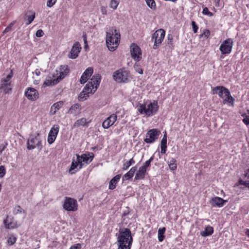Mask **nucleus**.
Returning <instances> with one entry per match:
<instances>
[{
	"label": "nucleus",
	"instance_id": "nucleus-10",
	"mask_svg": "<svg viewBox=\"0 0 249 249\" xmlns=\"http://www.w3.org/2000/svg\"><path fill=\"white\" fill-rule=\"evenodd\" d=\"M91 154L92 156L90 155L89 153L83 154L81 156H79V155L76 154V157H77V161L78 163H80L79 169L82 168L83 165V162L88 164L92 160L93 158V153Z\"/></svg>",
	"mask_w": 249,
	"mask_h": 249
},
{
	"label": "nucleus",
	"instance_id": "nucleus-15",
	"mask_svg": "<svg viewBox=\"0 0 249 249\" xmlns=\"http://www.w3.org/2000/svg\"><path fill=\"white\" fill-rule=\"evenodd\" d=\"M117 116L115 114L110 115L102 123V126L105 129H107L112 126L117 120Z\"/></svg>",
	"mask_w": 249,
	"mask_h": 249
},
{
	"label": "nucleus",
	"instance_id": "nucleus-41",
	"mask_svg": "<svg viewBox=\"0 0 249 249\" xmlns=\"http://www.w3.org/2000/svg\"><path fill=\"white\" fill-rule=\"evenodd\" d=\"M16 21L14 20L12 21L3 31L2 34H5L7 32H10L12 30V26L15 24Z\"/></svg>",
	"mask_w": 249,
	"mask_h": 249
},
{
	"label": "nucleus",
	"instance_id": "nucleus-34",
	"mask_svg": "<svg viewBox=\"0 0 249 249\" xmlns=\"http://www.w3.org/2000/svg\"><path fill=\"white\" fill-rule=\"evenodd\" d=\"M166 229L165 227H163L162 228H160L158 230V239L160 242H162L164 238V234L165 233Z\"/></svg>",
	"mask_w": 249,
	"mask_h": 249
},
{
	"label": "nucleus",
	"instance_id": "nucleus-26",
	"mask_svg": "<svg viewBox=\"0 0 249 249\" xmlns=\"http://www.w3.org/2000/svg\"><path fill=\"white\" fill-rule=\"evenodd\" d=\"M121 178L120 175H117L113 177L109 182V189L113 190L116 187V183L119 181Z\"/></svg>",
	"mask_w": 249,
	"mask_h": 249
},
{
	"label": "nucleus",
	"instance_id": "nucleus-42",
	"mask_svg": "<svg viewBox=\"0 0 249 249\" xmlns=\"http://www.w3.org/2000/svg\"><path fill=\"white\" fill-rule=\"evenodd\" d=\"M17 238L14 236H10L7 240V243L9 245H13L16 241Z\"/></svg>",
	"mask_w": 249,
	"mask_h": 249
},
{
	"label": "nucleus",
	"instance_id": "nucleus-18",
	"mask_svg": "<svg viewBox=\"0 0 249 249\" xmlns=\"http://www.w3.org/2000/svg\"><path fill=\"white\" fill-rule=\"evenodd\" d=\"M81 109L82 108L80 104H74L71 106L67 113L76 116L80 113Z\"/></svg>",
	"mask_w": 249,
	"mask_h": 249
},
{
	"label": "nucleus",
	"instance_id": "nucleus-35",
	"mask_svg": "<svg viewBox=\"0 0 249 249\" xmlns=\"http://www.w3.org/2000/svg\"><path fill=\"white\" fill-rule=\"evenodd\" d=\"M94 89L93 87V85L91 83H89V82L86 84L85 88L83 89V91H85V92L88 93H92V89Z\"/></svg>",
	"mask_w": 249,
	"mask_h": 249
},
{
	"label": "nucleus",
	"instance_id": "nucleus-23",
	"mask_svg": "<svg viewBox=\"0 0 249 249\" xmlns=\"http://www.w3.org/2000/svg\"><path fill=\"white\" fill-rule=\"evenodd\" d=\"M146 169L144 167H140L136 174L135 179H142L145 178Z\"/></svg>",
	"mask_w": 249,
	"mask_h": 249
},
{
	"label": "nucleus",
	"instance_id": "nucleus-31",
	"mask_svg": "<svg viewBox=\"0 0 249 249\" xmlns=\"http://www.w3.org/2000/svg\"><path fill=\"white\" fill-rule=\"evenodd\" d=\"M60 80L57 77H55V76H53V78L52 79H47L46 80L44 83V85L46 86H49L52 85H54L57 84Z\"/></svg>",
	"mask_w": 249,
	"mask_h": 249
},
{
	"label": "nucleus",
	"instance_id": "nucleus-59",
	"mask_svg": "<svg viewBox=\"0 0 249 249\" xmlns=\"http://www.w3.org/2000/svg\"><path fill=\"white\" fill-rule=\"evenodd\" d=\"M130 164V165L133 164L135 163V160H133V158L131 159L129 161H128Z\"/></svg>",
	"mask_w": 249,
	"mask_h": 249
},
{
	"label": "nucleus",
	"instance_id": "nucleus-9",
	"mask_svg": "<svg viewBox=\"0 0 249 249\" xmlns=\"http://www.w3.org/2000/svg\"><path fill=\"white\" fill-rule=\"evenodd\" d=\"M128 76V72L122 70L116 71L113 74L114 79L118 82H126L127 80Z\"/></svg>",
	"mask_w": 249,
	"mask_h": 249
},
{
	"label": "nucleus",
	"instance_id": "nucleus-16",
	"mask_svg": "<svg viewBox=\"0 0 249 249\" xmlns=\"http://www.w3.org/2000/svg\"><path fill=\"white\" fill-rule=\"evenodd\" d=\"M68 65H61L59 68V70H56V75L58 78L61 80L63 79L65 76L67 75V73L68 72Z\"/></svg>",
	"mask_w": 249,
	"mask_h": 249
},
{
	"label": "nucleus",
	"instance_id": "nucleus-43",
	"mask_svg": "<svg viewBox=\"0 0 249 249\" xmlns=\"http://www.w3.org/2000/svg\"><path fill=\"white\" fill-rule=\"evenodd\" d=\"M154 156H152L149 160L145 161L144 165L142 167H145V169L147 170V168L150 165L151 162L153 160Z\"/></svg>",
	"mask_w": 249,
	"mask_h": 249
},
{
	"label": "nucleus",
	"instance_id": "nucleus-54",
	"mask_svg": "<svg viewBox=\"0 0 249 249\" xmlns=\"http://www.w3.org/2000/svg\"><path fill=\"white\" fill-rule=\"evenodd\" d=\"M43 35H44L43 31L41 29L38 30L36 31V36L38 37L42 36H43Z\"/></svg>",
	"mask_w": 249,
	"mask_h": 249
},
{
	"label": "nucleus",
	"instance_id": "nucleus-13",
	"mask_svg": "<svg viewBox=\"0 0 249 249\" xmlns=\"http://www.w3.org/2000/svg\"><path fill=\"white\" fill-rule=\"evenodd\" d=\"M58 125H53L51 128L48 137V142L49 144H52L55 141L59 131Z\"/></svg>",
	"mask_w": 249,
	"mask_h": 249
},
{
	"label": "nucleus",
	"instance_id": "nucleus-39",
	"mask_svg": "<svg viewBox=\"0 0 249 249\" xmlns=\"http://www.w3.org/2000/svg\"><path fill=\"white\" fill-rule=\"evenodd\" d=\"M89 96V93L85 92V91L82 90L78 96V99L79 100L83 101L87 99V97Z\"/></svg>",
	"mask_w": 249,
	"mask_h": 249
},
{
	"label": "nucleus",
	"instance_id": "nucleus-49",
	"mask_svg": "<svg viewBox=\"0 0 249 249\" xmlns=\"http://www.w3.org/2000/svg\"><path fill=\"white\" fill-rule=\"evenodd\" d=\"M5 169L4 166H0V178H3L5 174Z\"/></svg>",
	"mask_w": 249,
	"mask_h": 249
},
{
	"label": "nucleus",
	"instance_id": "nucleus-29",
	"mask_svg": "<svg viewBox=\"0 0 249 249\" xmlns=\"http://www.w3.org/2000/svg\"><path fill=\"white\" fill-rule=\"evenodd\" d=\"M12 77V75L8 74L6 79H2L1 81L0 88H5V87H8L10 85V79Z\"/></svg>",
	"mask_w": 249,
	"mask_h": 249
},
{
	"label": "nucleus",
	"instance_id": "nucleus-28",
	"mask_svg": "<svg viewBox=\"0 0 249 249\" xmlns=\"http://www.w3.org/2000/svg\"><path fill=\"white\" fill-rule=\"evenodd\" d=\"M224 98V102H228L229 103H233L234 101V98L231 95L230 92L228 89H226L225 92V95Z\"/></svg>",
	"mask_w": 249,
	"mask_h": 249
},
{
	"label": "nucleus",
	"instance_id": "nucleus-27",
	"mask_svg": "<svg viewBox=\"0 0 249 249\" xmlns=\"http://www.w3.org/2000/svg\"><path fill=\"white\" fill-rule=\"evenodd\" d=\"M137 169V168L136 166L132 167L127 173L124 175L123 177V179L124 180H127L132 178L133 177L135 172L136 171Z\"/></svg>",
	"mask_w": 249,
	"mask_h": 249
},
{
	"label": "nucleus",
	"instance_id": "nucleus-48",
	"mask_svg": "<svg viewBox=\"0 0 249 249\" xmlns=\"http://www.w3.org/2000/svg\"><path fill=\"white\" fill-rule=\"evenodd\" d=\"M210 35V32L209 30L205 29L203 34L200 35V37H203V36L205 37H208V36Z\"/></svg>",
	"mask_w": 249,
	"mask_h": 249
},
{
	"label": "nucleus",
	"instance_id": "nucleus-61",
	"mask_svg": "<svg viewBox=\"0 0 249 249\" xmlns=\"http://www.w3.org/2000/svg\"><path fill=\"white\" fill-rule=\"evenodd\" d=\"M245 181H243V180H240L239 181V184H241V185H245Z\"/></svg>",
	"mask_w": 249,
	"mask_h": 249
},
{
	"label": "nucleus",
	"instance_id": "nucleus-2",
	"mask_svg": "<svg viewBox=\"0 0 249 249\" xmlns=\"http://www.w3.org/2000/svg\"><path fill=\"white\" fill-rule=\"evenodd\" d=\"M120 34L115 27H112L106 34V43L110 51H115L120 42Z\"/></svg>",
	"mask_w": 249,
	"mask_h": 249
},
{
	"label": "nucleus",
	"instance_id": "nucleus-57",
	"mask_svg": "<svg viewBox=\"0 0 249 249\" xmlns=\"http://www.w3.org/2000/svg\"><path fill=\"white\" fill-rule=\"evenodd\" d=\"M160 148H161V151H160L161 153L162 154L165 153L166 151L167 145H161Z\"/></svg>",
	"mask_w": 249,
	"mask_h": 249
},
{
	"label": "nucleus",
	"instance_id": "nucleus-56",
	"mask_svg": "<svg viewBox=\"0 0 249 249\" xmlns=\"http://www.w3.org/2000/svg\"><path fill=\"white\" fill-rule=\"evenodd\" d=\"M81 245L80 244H76L72 246L70 249H81Z\"/></svg>",
	"mask_w": 249,
	"mask_h": 249
},
{
	"label": "nucleus",
	"instance_id": "nucleus-45",
	"mask_svg": "<svg viewBox=\"0 0 249 249\" xmlns=\"http://www.w3.org/2000/svg\"><path fill=\"white\" fill-rule=\"evenodd\" d=\"M167 44L169 45V47H172L173 46V36L171 34H168L167 36Z\"/></svg>",
	"mask_w": 249,
	"mask_h": 249
},
{
	"label": "nucleus",
	"instance_id": "nucleus-53",
	"mask_svg": "<svg viewBox=\"0 0 249 249\" xmlns=\"http://www.w3.org/2000/svg\"><path fill=\"white\" fill-rule=\"evenodd\" d=\"M166 143H167V137H166V134L165 133L163 137L162 138V139L161 140V145H166Z\"/></svg>",
	"mask_w": 249,
	"mask_h": 249
},
{
	"label": "nucleus",
	"instance_id": "nucleus-4",
	"mask_svg": "<svg viewBox=\"0 0 249 249\" xmlns=\"http://www.w3.org/2000/svg\"><path fill=\"white\" fill-rule=\"evenodd\" d=\"M27 144V148L29 150H33L36 148L39 151L41 150L43 146L39 137V134L37 133L34 135H31L28 140Z\"/></svg>",
	"mask_w": 249,
	"mask_h": 249
},
{
	"label": "nucleus",
	"instance_id": "nucleus-36",
	"mask_svg": "<svg viewBox=\"0 0 249 249\" xmlns=\"http://www.w3.org/2000/svg\"><path fill=\"white\" fill-rule=\"evenodd\" d=\"M176 160L174 159H172L168 164L169 168L171 170H175L177 169V165L176 163Z\"/></svg>",
	"mask_w": 249,
	"mask_h": 249
},
{
	"label": "nucleus",
	"instance_id": "nucleus-46",
	"mask_svg": "<svg viewBox=\"0 0 249 249\" xmlns=\"http://www.w3.org/2000/svg\"><path fill=\"white\" fill-rule=\"evenodd\" d=\"M134 68L135 70V71L138 72L139 74H142L143 73V70L141 68L140 66L138 64H135L134 66Z\"/></svg>",
	"mask_w": 249,
	"mask_h": 249
},
{
	"label": "nucleus",
	"instance_id": "nucleus-32",
	"mask_svg": "<svg viewBox=\"0 0 249 249\" xmlns=\"http://www.w3.org/2000/svg\"><path fill=\"white\" fill-rule=\"evenodd\" d=\"M213 232V228L211 226H207L204 231L201 232V235L202 236L206 237L212 234Z\"/></svg>",
	"mask_w": 249,
	"mask_h": 249
},
{
	"label": "nucleus",
	"instance_id": "nucleus-19",
	"mask_svg": "<svg viewBox=\"0 0 249 249\" xmlns=\"http://www.w3.org/2000/svg\"><path fill=\"white\" fill-rule=\"evenodd\" d=\"M227 201V200H225L219 197H214L210 201V204L213 207L217 206L221 207H222Z\"/></svg>",
	"mask_w": 249,
	"mask_h": 249
},
{
	"label": "nucleus",
	"instance_id": "nucleus-40",
	"mask_svg": "<svg viewBox=\"0 0 249 249\" xmlns=\"http://www.w3.org/2000/svg\"><path fill=\"white\" fill-rule=\"evenodd\" d=\"M22 211L24 212V210L19 205H17L14 208L13 213L14 214H17L21 213Z\"/></svg>",
	"mask_w": 249,
	"mask_h": 249
},
{
	"label": "nucleus",
	"instance_id": "nucleus-22",
	"mask_svg": "<svg viewBox=\"0 0 249 249\" xmlns=\"http://www.w3.org/2000/svg\"><path fill=\"white\" fill-rule=\"evenodd\" d=\"M4 223L6 228L8 229H14L18 227L17 222L8 217L4 221Z\"/></svg>",
	"mask_w": 249,
	"mask_h": 249
},
{
	"label": "nucleus",
	"instance_id": "nucleus-5",
	"mask_svg": "<svg viewBox=\"0 0 249 249\" xmlns=\"http://www.w3.org/2000/svg\"><path fill=\"white\" fill-rule=\"evenodd\" d=\"M165 31L163 29H160L157 30L152 36V40L154 41L153 49H157L161 44L165 36Z\"/></svg>",
	"mask_w": 249,
	"mask_h": 249
},
{
	"label": "nucleus",
	"instance_id": "nucleus-51",
	"mask_svg": "<svg viewBox=\"0 0 249 249\" xmlns=\"http://www.w3.org/2000/svg\"><path fill=\"white\" fill-rule=\"evenodd\" d=\"M57 0H48L47 3V5L48 7H52L56 2Z\"/></svg>",
	"mask_w": 249,
	"mask_h": 249
},
{
	"label": "nucleus",
	"instance_id": "nucleus-14",
	"mask_svg": "<svg viewBox=\"0 0 249 249\" xmlns=\"http://www.w3.org/2000/svg\"><path fill=\"white\" fill-rule=\"evenodd\" d=\"M81 49V45L78 42H76L73 45L69 57L71 59H75L78 56Z\"/></svg>",
	"mask_w": 249,
	"mask_h": 249
},
{
	"label": "nucleus",
	"instance_id": "nucleus-52",
	"mask_svg": "<svg viewBox=\"0 0 249 249\" xmlns=\"http://www.w3.org/2000/svg\"><path fill=\"white\" fill-rule=\"evenodd\" d=\"M192 25L193 27V31L195 33H196L198 30V27L194 21H192Z\"/></svg>",
	"mask_w": 249,
	"mask_h": 249
},
{
	"label": "nucleus",
	"instance_id": "nucleus-44",
	"mask_svg": "<svg viewBox=\"0 0 249 249\" xmlns=\"http://www.w3.org/2000/svg\"><path fill=\"white\" fill-rule=\"evenodd\" d=\"M202 14L205 15H207L209 17H212L213 16V14L210 12L207 7H205L203 8L202 11Z\"/></svg>",
	"mask_w": 249,
	"mask_h": 249
},
{
	"label": "nucleus",
	"instance_id": "nucleus-64",
	"mask_svg": "<svg viewBox=\"0 0 249 249\" xmlns=\"http://www.w3.org/2000/svg\"><path fill=\"white\" fill-rule=\"evenodd\" d=\"M128 212H124V213H123V215L124 216H125L126 215V214H127L128 213Z\"/></svg>",
	"mask_w": 249,
	"mask_h": 249
},
{
	"label": "nucleus",
	"instance_id": "nucleus-47",
	"mask_svg": "<svg viewBox=\"0 0 249 249\" xmlns=\"http://www.w3.org/2000/svg\"><path fill=\"white\" fill-rule=\"evenodd\" d=\"M242 116L244 117L243 119L244 123L246 125L249 124V114L248 115L244 114Z\"/></svg>",
	"mask_w": 249,
	"mask_h": 249
},
{
	"label": "nucleus",
	"instance_id": "nucleus-17",
	"mask_svg": "<svg viewBox=\"0 0 249 249\" xmlns=\"http://www.w3.org/2000/svg\"><path fill=\"white\" fill-rule=\"evenodd\" d=\"M93 70L91 67H89L87 68L86 71L84 72L83 74L82 75L80 79V82L81 84H84L86 83L88 79V78L90 77L92 74L93 73Z\"/></svg>",
	"mask_w": 249,
	"mask_h": 249
},
{
	"label": "nucleus",
	"instance_id": "nucleus-37",
	"mask_svg": "<svg viewBox=\"0 0 249 249\" xmlns=\"http://www.w3.org/2000/svg\"><path fill=\"white\" fill-rule=\"evenodd\" d=\"M119 0H111L109 3V6L113 10H116L119 4Z\"/></svg>",
	"mask_w": 249,
	"mask_h": 249
},
{
	"label": "nucleus",
	"instance_id": "nucleus-50",
	"mask_svg": "<svg viewBox=\"0 0 249 249\" xmlns=\"http://www.w3.org/2000/svg\"><path fill=\"white\" fill-rule=\"evenodd\" d=\"M131 165L128 161H124L122 169L123 170H126Z\"/></svg>",
	"mask_w": 249,
	"mask_h": 249
},
{
	"label": "nucleus",
	"instance_id": "nucleus-25",
	"mask_svg": "<svg viewBox=\"0 0 249 249\" xmlns=\"http://www.w3.org/2000/svg\"><path fill=\"white\" fill-rule=\"evenodd\" d=\"M80 163H78L77 161V159H76V160H73L71 168L69 169V173L71 174H72L75 173L76 172H77L79 169Z\"/></svg>",
	"mask_w": 249,
	"mask_h": 249
},
{
	"label": "nucleus",
	"instance_id": "nucleus-7",
	"mask_svg": "<svg viewBox=\"0 0 249 249\" xmlns=\"http://www.w3.org/2000/svg\"><path fill=\"white\" fill-rule=\"evenodd\" d=\"M233 41L231 38L224 40L221 44L219 50L222 54H229L231 52Z\"/></svg>",
	"mask_w": 249,
	"mask_h": 249
},
{
	"label": "nucleus",
	"instance_id": "nucleus-60",
	"mask_svg": "<svg viewBox=\"0 0 249 249\" xmlns=\"http://www.w3.org/2000/svg\"><path fill=\"white\" fill-rule=\"evenodd\" d=\"M101 10L102 11L103 14H107V11L106 10L105 8L104 7H102L101 8Z\"/></svg>",
	"mask_w": 249,
	"mask_h": 249
},
{
	"label": "nucleus",
	"instance_id": "nucleus-55",
	"mask_svg": "<svg viewBox=\"0 0 249 249\" xmlns=\"http://www.w3.org/2000/svg\"><path fill=\"white\" fill-rule=\"evenodd\" d=\"M82 37L83 38L84 44H85V48L88 47V42H87V35L85 33H83Z\"/></svg>",
	"mask_w": 249,
	"mask_h": 249
},
{
	"label": "nucleus",
	"instance_id": "nucleus-38",
	"mask_svg": "<svg viewBox=\"0 0 249 249\" xmlns=\"http://www.w3.org/2000/svg\"><path fill=\"white\" fill-rule=\"evenodd\" d=\"M147 6L152 10H155L156 8V3L154 0H145Z\"/></svg>",
	"mask_w": 249,
	"mask_h": 249
},
{
	"label": "nucleus",
	"instance_id": "nucleus-1",
	"mask_svg": "<svg viewBox=\"0 0 249 249\" xmlns=\"http://www.w3.org/2000/svg\"><path fill=\"white\" fill-rule=\"evenodd\" d=\"M117 241L118 249H130L133 241L130 230L127 228L120 229Z\"/></svg>",
	"mask_w": 249,
	"mask_h": 249
},
{
	"label": "nucleus",
	"instance_id": "nucleus-30",
	"mask_svg": "<svg viewBox=\"0 0 249 249\" xmlns=\"http://www.w3.org/2000/svg\"><path fill=\"white\" fill-rule=\"evenodd\" d=\"M89 123L87 122V119L85 118H82L80 119L77 120L73 124L74 127H78L81 125H88Z\"/></svg>",
	"mask_w": 249,
	"mask_h": 249
},
{
	"label": "nucleus",
	"instance_id": "nucleus-24",
	"mask_svg": "<svg viewBox=\"0 0 249 249\" xmlns=\"http://www.w3.org/2000/svg\"><path fill=\"white\" fill-rule=\"evenodd\" d=\"M63 105L62 101H59L53 104L50 109V113L54 115L56 113L57 110H59Z\"/></svg>",
	"mask_w": 249,
	"mask_h": 249
},
{
	"label": "nucleus",
	"instance_id": "nucleus-8",
	"mask_svg": "<svg viewBox=\"0 0 249 249\" xmlns=\"http://www.w3.org/2000/svg\"><path fill=\"white\" fill-rule=\"evenodd\" d=\"M160 134V131L156 129H152L149 130L146 134L144 142L147 143L153 142L157 140Z\"/></svg>",
	"mask_w": 249,
	"mask_h": 249
},
{
	"label": "nucleus",
	"instance_id": "nucleus-21",
	"mask_svg": "<svg viewBox=\"0 0 249 249\" xmlns=\"http://www.w3.org/2000/svg\"><path fill=\"white\" fill-rule=\"evenodd\" d=\"M226 89H228L222 86L216 87L213 89V94H218L220 97L224 99Z\"/></svg>",
	"mask_w": 249,
	"mask_h": 249
},
{
	"label": "nucleus",
	"instance_id": "nucleus-6",
	"mask_svg": "<svg viewBox=\"0 0 249 249\" xmlns=\"http://www.w3.org/2000/svg\"><path fill=\"white\" fill-rule=\"evenodd\" d=\"M77 202L76 200L66 197L63 204V208L68 211H75L77 210Z\"/></svg>",
	"mask_w": 249,
	"mask_h": 249
},
{
	"label": "nucleus",
	"instance_id": "nucleus-62",
	"mask_svg": "<svg viewBox=\"0 0 249 249\" xmlns=\"http://www.w3.org/2000/svg\"><path fill=\"white\" fill-rule=\"evenodd\" d=\"M244 186L249 187V181H245Z\"/></svg>",
	"mask_w": 249,
	"mask_h": 249
},
{
	"label": "nucleus",
	"instance_id": "nucleus-20",
	"mask_svg": "<svg viewBox=\"0 0 249 249\" xmlns=\"http://www.w3.org/2000/svg\"><path fill=\"white\" fill-rule=\"evenodd\" d=\"M101 78V76L100 74H96L92 76V78L90 79V82H89V83L92 84L94 88H95L94 92L96 90L98 86L100 83Z\"/></svg>",
	"mask_w": 249,
	"mask_h": 249
},
{
	"label": "nucleus",
	"instance_id": "nucleus-12",
	"mask_svg": "<svg viewBox=\"0 0 249 249\" xmlns=\"http://www.w3.org/2000/svg\"><path fill=\"white\" fill-rule=\"evenodd\" d=\"M27 98L31 101H35L39 97V93L37 90L33 88H28L25 92Z\"/></svg>",
	"mask_w": 249,
	"mask_h": 249
},
{
	"label": "nucleus",
	"instance_id": "nucleus-3",
	"mask_svg": "<svg viewBox=\"0 0 249 249\" xmlns=\"http://www.w3.org/2000/svg\"><path fill=\"white\" fill-rule=\"evenodd\" d=\"M159 106L156 101L150 103L148 105L140 104L138 107V110L141 114L147 116H151L155 114L158 109Z\"/></svg>",
	"mask_w": 249,
	"mask_h": 249
},
{
	"label": "nucleus",
	"instance_id": "nucleus-58",
	"mask_svg": "<svg viewBox=\"0 0 249 249\" xmlns=\"http://www.w3.org/2000/svg\"><path fill=\"white\" fill-rule=\"evenodd\" d=\"M4 90V92L5 93H7L9 92V91H10L12 89L11 86H9L8 87H5V88H1Z\"/></svg>",
	"mask_w": 249,
	"mask_h": 249
},
{
	"label": "nucleus",
	"instance_id": "nucleus-33",
	"mask_svg": "<svg viewBox=\"0 0 249 249\" xmlns=\"http://www.w3.org/2000/svg\"><path fill=\"white\" fill-rule=\"evenodd\" d=\"M35 18V13L32 11H28L26 13V18L28 20V22L26 23L27 25H29L32 23Z\"/></svg>",
	"mask_w": 249,
	"mask_h": 249
},
{
	"label": "nucleus",
	"instance_id": "nucleus-11",
	"mask_svg": "<svg viewBox=\"0 0 249 249\" xmlns=\"http://www.w3.org/2000/svg\"><path fill=\"white\" fill-rule=\"evenodd\" d=\"M130 52L132 57L136 61H139L142 58L141 49L135 44H132L130 46Z\"/></svg>",
	"mask_w": 249,
	"mask_h": 249
},
{
	"label": "nucleus",
	"instance_id": "nucleus-63",
	"mask_svg": "<svg viewBox=\"0 0 249 249\" xmlns=\"http://www.w3.org/2000/svg\"><path fill=\"white\" fill-rule=\"evenodd\" d=\"M246 234L249 237V229H247L246 231Z\"/></svg>",
	"mask_w": 249,
	"mask_h": 249
}]
</instances>
